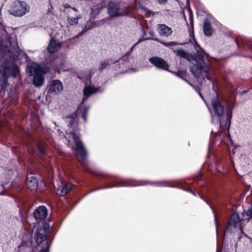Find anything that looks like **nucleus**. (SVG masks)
<instances>
[{
    "label": "nucleus",
    "mask_w": 252,
    "mask_h": 252,
    "mask_svg": "<svg viewBox=\"0 0 252 252\" xmlns=\"http://www.w3.org/2000/svg\"><path fill=\"white\" fill-rule=\"evenodd\" d=\"M194 63L193 65L190 67V71L195 77L198 79V83L202 85L203 82H199V78H202L203 80H205V77L207 78V80L212 82L213 84H214L213 80H212L210 76L209 75V67L208 65L204 62L202 59H200L198 61L196 60H193Z\"/></svg>",
    "instance_id": "1"
},
{
    "label": "nucleus",
    "mask_w": 252,
    "mask_h": 252,
    "mask_svg": "<svg viewBox=\"0 0 252 252\" xmlns=\"http://www.w3.org/2000/svg\"><path fill=\"white\" fill-rule=\"evenodd\" d=\"M68 141L69 146L75 150L78 160L83 163L87 158V153L78 136L74 133L70 132L68 135Z\"/></svg>",
    "instance_id": "2"
},
{
    "label": "nucleus",
    "mask_w": 252,
    "mask_h": 252,
    "mask_svg": "<svg viewBox=\"0 0 252 252\" xmlns=\"http://www.w3.org/2000/svg\"><path fill=\"white\" fill-rule=\"evenodd\" d=\"M27 71L30 76L34 75L32 83L35 87H40L44 84V78L43 75L46 72L44 71L43 67L38 63H32L29 64L27 66Z\"/></svg>",
    "instance_id": "3"
},
{
    "label": "nucleus",
    "mask_w": 252,
    "mask_h": 252,
    "mask_svg": "<svg viewBox=\"0 0 252 252\" xmlns=\"http://www.w3.org/2000/svg\"><path fill=\"white\" fill-rule=\"evenodd\" d=\"M0 54L6 61L9 60L13 62L18 57V50L11 45L9 39H6L0 46Z\"/></svg>",
    "instance_id": "4"
},
{
    "label": "nucleus",
    "mask_w": 252,
    "mask_h": 252,
    "mask_svg": "<svg viewBox=\"0 0 252 252\" xmlns=\"http://www.w3.org/2000/svg\"><path fill=\"white\" fill-rule=\"evenodd\" d=\"M29 10V6L25 1L16 0L12 3L9 11L15 16L21 17L28 12Z\"/></svg>",
    "instance_id": "5"
},
{
    "label": "nucleus",
    "mask_w": 252,
    "mask_h": 252,
    "mask_svg": "<svg viewBox=\"0 0 252 252\" xmlns=\"http://www.w3.org/2000/svg\"><path fill=\"white\" fill-rule=\"evenodd\" d=\"M89 108L85 107L82 111L81 107H79L77 110L74 113V116H70L66 117L68 126L72 127L74 125H77L79 121V114H82V118L84 122L87 121V116Z\"/></svg>",
    "instance_id": "6"
},
{
    "label": "nucleus",
    "mask_w": 252,
    "mask_h": 252,
    "mask_svg": "<svg viewBox=\"0 0 252 252\" xmlns=\"http://www.w3.org/2000/svg\"><path fill=\"white\" fill-rule=\"evenodd\" d=\"M108 13L111 17L122 16L127 15V9L123 8L114 2H110L108 7Z\"/></svg>",
    "instance_id": "7"
},
{
    "label": "nucleus",
    "mask_w": 252,
    "mask_h": 252,
    "mask_svg": "<svg viewBox=\"0 0 252 252\" xmlns=\"http://www.w3.org/2000/svg\"><path fill=\"white\" fill-rule=\"evenodd\" d=\"M243 220H241L237 213L233 214L229 221L227 229L231 231L241 230L243 226Z\"/></svg>",
    "instance_id": "8"
},
{
    "label": "nucleus",
    "mask_w": 252,
    "mask_h": 252,
    "mask_svg": "<svg viewBox=\"0 0 252 252\" xmlns=\"http://www.w3.org/2000/svg\"><path fill=\"white\" fill-rule=\"evenodd\" d=\"M48 226L44 224L42 227L38 226L35 231L34 238L37 244L42 243L46 238Z\"/></svg>",
    "instance_id": "9"
},
{
    "label": "nucleus",
    "mask_w": 252,
    "mask_h": 252,
    "mask_svg": "<svg viewBox=\"0 0 252 252\" xmlns=\"http://www.w3.org/2000/svg\"><path fill=\"white\" fill-rule=\"evenodd\" d=\"M149 61L157 68L166 70H168L169 65L168 63L161 58L157 57H152L150 58Z\"/></svg>",
    "instance_id": "10"
},
{
    "label": "nucleus",
    "mask_w": 252,
    "mask_h": 252,
    "mask_svg": "<svg viewBox=\"0 0 252 252\" xmlns=\"http://www.w3.org/2000/svg\"><path fill=\"white\" fill-rule=\"evenodd\" d=\"M212 109L218 117L221 116L224 113V108L218 97L212 101Z\"/></svg>",
    "instance_id": "11"
},
{
    "label": "nucleus",
    "mask_w": 252,
    "mask_h": 252,
    "mask_svg": "<svg viewBox=\"0 0 252 252\" xmlns=\"http://www.w3.org/2000/svg\"><path fill=\"white\" fill-rule=\"evenodd\" d=\"M48 214L47 209L44 206H40L36 209L34 213L33 216L37 220H44L47 217Z\"/></svg>",
    "instance_id": "12"
},
{
    "label": "nucleus",
    "mask_w": 252,
    "mask_h": 252,
    "mask_svg": "<svg viewBox=\"0 0 252 252\" xmlns=\"http://www.w3.org/2000/svg\"><path fill=\"white\" fill-rule=\"evenodd\" d=\"M63 85L58 80L52 81L49 85V91L52 93L59 94L63 90Z\"/></svg>",
    "instance_id": "13"
},
{
    "label": "nucleus",
    "mask_w": 252,
    "mask_h": 252,
    "mask_svg": "<svg viewBox=\"0 0 252 252\" xmlns=\"http://www.w3.org/2000/svg\"><path fill=\"white\" fill-rule=\"evenodd\" d=\"M61 43L57 40L51 39L48 46V50L50 55L56 53L61 48Z\"/></svg>",
    "instance_id": "14"
},
{
    "label": "nucleus",
    "mask_w": 252,
    "mask_h": 252,
    "mask_svg": "<svg viewBox=\"0 0 252 252\" xmlns=\"http://www.w3.org/2000/svg\"><path fill=\"white\" fill-rule=\"evenodd\" d=\"M4 71L2 73L3 76H9L11 75L13 78H16L17 76V73L18 71V69L17 67H14L13 68L7 66L5 64L3 66Z\"/></svg>",
    "instance_id": "15"
},
{
    "label": "nucleus",
    "mask_w": 252,
    "mask_h": 252,
    "mask_svg": "<svg viewBox=\"0 0 252 252\" xmlns=\"http://www.w3.org/2000/svg\"><path fill=\"white\" fill-rule=\"evenodd\" d=\"M72 187V184L70 183L60 186L57 190V194L60 196H64L71 189Z\"/></svg>",
    "instance_id": "16"
},
{
    "label": "nucleus",
    "mask_w": 252,
    "mask_h": 252,
    "mask_svg": "<svg viewBox=\"0 0 252 252\" xmlns=\"http://www.w3.org/2000/svg\"><path fill=\"white\" fill-rule=\"evenodd\" d=\"M27 188L30 189L32 192H35L38 187L37 180L34 177H31L30 180L28 179L27 181Z\"/></svg>",
    "instance_id": "17"
},
{
    "label": "nucleus",
    "mask_w": 252,
    "mask_h": 252,
    "mask_svg": "<svg viewBox=\"0 0 252 252\" xmlns=\"http://www.w3.org/2000/svg\"><path fill=\"white\" fill-rule=\"evenodd\" d=\"M148 182L143 181H130L128 182H123L122 183H119L115 185V186L118 187H122V186H127L128 185H131L132 186H144L147 184Z\"/></svg>",
    "instance_id": "18"
},
{
    "label": "nucleus",
    "mask_w": 252,
    "mask_h": 252,
    "mask_svg": "<svg viewBox=\"0 0 252 252\" xmlns=\"http://www.w3.org/2000/svg\"><path fill=\"white\" fill-rule=\"evenodd\" d=\"M98 90L97 88L94 87L89 86L85 87L83 92L84 96L83 98V101H85L88 96L98 92Z\"/></svg>",
    "instance_id": "19"
},
{
    "label": "nucleus",
    "mask_w": 252,
    "mask_h": 252,
    "mask_svg": "<svg viewBox=\"0 0 252 252\" xmlns=\"http://www.w3.org/2000/svg\"><path fill=\"white\" fill-rule=\"evenodd\" d=\"M101 0H100V1ZM105 6V5L100 3V2L96 5H94L92 8L91 17L94 18Z\"/></svg>",
    "instance_id": "20"
},
{
    "label": "nucleus",
    "mask_w": 252,
    "mask_h": 252,
    "mask_svg": "<svg viewBox=\"0 0 252 252\" xmlns=\"http://www.w3.org/2000/svg\"><path fill=\"white\" fill-rule=\"evenodd\" d=\"M53 64L55 63V66H52V67L54 68V69L55 71L63 70L64 71L67 70L65 68H63V67L62 64V59L59 58L57 59H55L53 61H52Z\"/></svg>",
    "instance_id": "21"
},
{
    "label": "nucleus",
    "mask_w": 252,
    "mask_h": 252,
    "mask_svg": "<svg viewBox=\"0 0 252 252\" xmlns=\"http://www.w3.org/2000/svg\"><path fill=\"white\" fill-rule=\"evenodd\" d=\"M75 17H68L67 20L68 23L71 25H73L74 24H77L78 20L81 18L80 14H77L76 13Z\"/></svg>",
    "instance_id": "22"
},
{
    "label": "nucleus",
    "mask_w": 252,
    "mask_h": 252,
    "mask_svg": "<svg viewBox=\"0 0 252 252\" xmlns=\"http://www.w3.org/2000/svg\"><path fill=\"white\" fill-rule=\"evenodd\" d=\"M177 55L179 57L183 58L189 60V55L185 51L182 49H179L177 50Z\"/></svg>",
    "instance_id": "23"
},
{
    "label": "nucleus",
    "mask_w": 252,
    "mask_h": 252,
    "mask_svg": "<svg viewBox=\"0 0 252 252\" xmlns=\"http://www.w3.org/2000/svg\"><path fill=\"white\" fill-rule=\"evenodd\" d=\"M211 25L209 20L205 19L203 23V32H209L211 29Z\"/></svg>",
    "instance_id": "24"
},
{
    "label": "nucleus",
    "mask_w": 252,
    "mask_h": 252,
    "mask_svg": "<svg viewBox=\"0 0 252 252\" xmlns=\"http://www.w3.org/2000/svg\"><path fill=\"white\" fill-rule=\"evenodd\" d=\"M79 77L84 82H87L90 81L91 76L90 75V72H88L85 75H84V74H81L79 75Z\"/></svg>",
    "instance_id": "25"
},
{
    "label": "nucleus",
    "mask_w": 252,
    "mask_h": 252,
    "mask_svg": "<svg viewBox=\"0 0 252 252\" xmlns=\"http://www.w3.org/2000/svg\"><path fill=\"white\" fill-rule=\"evenodd\" d=\"M158 30L159 32H169L171 31V29L164 24L158 25Z\"/></svg>",
    "instance_id": "26"
},
{
    "label": "nucleus",
    "mask_w": 252,
    "mask_h": 252,
    "mask_svg": "<svg viewBox=\"0 0 252 252\" xmlns=\"http://www.w3.org/2000/svg\"><path fill=\"white\" fill-rule=\"evenodd\" d=\"M195 41L194 46L197 50V52L198 55L201 57V58L203 57V56H204V51L202 49L200 48V47L198 45V44L195 41Z\"/></svg>",
    "instance_id": "27"
},
{
    "label": "nucleus",
    "mask_w": 252,
    "mask_h": 252,
    "mask_svg": "<svg viewBox=\"0 0 252 252\" xmlns=\"http://www.w3.org/2000/svg\"><path fill=\"white\" fill-rule=\"evenodd\" d=\"M226 116H227V122L228 123L227 129H229L230 127V119L232 117V112L231 110H229L228 112H226Z\"/></svg>",
    "instance_id": "28"
},
{
    "label": "nucleus",
    "mask_w": 252,
    "mask_h": 252,
    "mask_svg": "<svg viewBox=\"0 0 252 252\" xmlns=\"http://www.w3.org/2000/svg\"><path fill=\"white\" fill-rule=\"evenodd\" d=\"M187 11L188 13L189 16V20L190 25H191L193 24V14L190 9L188 8L187 9Z\"/></svg>",
    "instance_id": "29"
},
{
    "label": "nucleus",
    "mask_w": 252,
    "mask_h": 252,
    "mask_svg": "<svg viewBox=\"0 0 252 252\" xmlns=\"http://www.w3.org/2000/svg\"><path fill=\"white\" fill-rule=\"evenodd\" d=\"M110 65V63H108V61H104L103 62H102L99 68L100 69H103L105 68H106L107 66H108Z\"/></svg>",
    "instance_id": "30"
},
{
    "label": "nucleus",
    "mask_w": 252,
    "mask_h": 252,
    "mask_svg": "<svg viewBox=\"0 0 252 252\" xmlns=\"http://www.w3.org/2000/svg\"><path fill=\"white\" fill-rule=\"evenodd\" d=\"M93 22L92 20H90L87 23L86 27L87 28H89V29H91L92 28L95 26V24H94L92 26H91L92 24H93Z\"/></svg>",
    "instance_id": "31"
},
{
    "label": "nucleus",
    "mask_w": 252,
    "mask_h": 252,
    "mask_svg": "<svg viewBox=\"0 0 252 252\" xmlns=\"http://www.w3.org/2000/svg\"><path fill=\"white\" fill-rule=\"evenodd\" d=\"M38 150L39 152L41 154H43L44 153V150L43 148L40 145H39L38 146Z\"/></svg>",
    "instance_id": "32"
},
{
    "label": "nucleus",
    "mask_w": 252,
    "mask_h": 252,
    "mask_svg": "<svg viewBox=\"0 0 252 252\" xmlns=\"http://www.w3.org/2000/svg\"><path fill=\"white\" fill-rule=\"evenodd\" d=\"M159 3H165L167 0H158Z\"/></svg>",
    "instance_id": "33"
},
{
    "label": "nucleus",
    "mask_w": 252,
    "mask_h": 252,
    "mask_svg": "<svg viewBox=\"0 0 252 252\" xmlns=\"http://www.w3.org/2000/svg\"><path fill=\"white\" fill-rule=\"evenodd\" d=\"M206 36H209L212 35V32H204Z\"/></svg>",
    "instance_id": "34"
},
{
    "label": "nucleus",
    "mask_w": 252,
    "mask_h": 252,
    "mask_svg": "<svg viewBox=\"0 0 252 252\" xmlns=\"http://www.w3.org/2000/svg\"><path fill=\"white\" fill-rule=\"evenodd\" d=\"M46 252V249H43L41 250V251H40L39 252Z\"/></svg>",
    "instance_id": "35"
},
{
    "label": "nucleus",
    "mask_w": 252,
    "mask_h": 252,
    "mask_svg": "<svg viewBox=\"0 0 252 252\" xmlns=\"http://www.w3.org/2000/svg\"><path fill=\"white\" fill-rule=\"evenodd\" d=\"M189 34H190V36H194V32H189Z\"/></svg>",
    "instance_id": "36"
},
{
    "label": "nucleus",
    "mask_w": 252,
    "mask_h": 252,
    "mask_svg": "<svg viewBox=\"0 0 252 252\" xmlns=\"http://www.w3.org/2000/svg\"><path fill=\"white\" fill-rule=\"evenodd\" d=\"M153 39V38L152 37H146V38H145L144 39L147 40V39Z\"/></svg>",
    "instance_id": "37"
},
{
    "label": "nucleus",
    "mask_w": 252,
    "mask_h": 252,
    "mask_svg": "<svg viewBox=\"0 0 252 252\" xmlns=\"http://www.w3.org/2000/svg\"><path fill=\"white\" fill-rule=\"evenodd\" d=\"M72 9L74 10V11L75 12H76V13H77V10H76L75 8H73Z\"/></svg>",
    "instance_id": "38"
},
{
    "label": "nucleus",
    "mask_w": 252,
    "mask_h": 252,
    "mask_svg": "<svg viewBox=\"0 0 252 252\" xmlns=\"http://www.w3.org/2000/svg\"><path fill=\"white\" fill-rule=\"evenodd\" d=\"M165 33H166V32H161L162 35H164V34H165Z\"/></svg>",
    "instance_id": "39"
},
{
    "label": "nucleus",
    "mask_w": 252,
    "mask_h": 252,
    "mask_svg": "<svg viewBox=\"0 0 252 252\" xmlns=\"http://www.w3.org/2000/svg\"><path fill=\"white\" fill-rule=\"evenodd\" d=\"M21 28H22V29H20V30H24V29H25V27H21Z\"/></svg>",
    "instance_id": "40"
},
{
    "label": "nucleus",
    "mask_w": 252,
    "mask_h": 252,
    "mask_svg": "<svg viewBox=\"0 0 252 252\" xmlns=\"http://www.w3.org/2000/svg\"><path fill=\"white\" fill-rule=\"evenodd\" d=\"M134 46H133L131 48V49H130V50H131V51H130V52H131V51H132V50L133 48H134Z\"/></svg>",
    "instance_id": "41"
},
{
    "label": "nucleus",
    "mask_w": 252,
    "mask_h": 252,
    "mask_svg": "<svg viewBox=\"0 0 252 252\" xmlns=\"http://www.w3.org/2000/svg\"><path fill=\"white\" fill-rule=\"evenodd\" d=\"M249 239L251 241V242H252V239L249 237Z\"/></svg>",
    "instance_id": "42"
},
{
    "label": "nucleus",
    "mask_w": 252,
    "mask_h": 252,
    "mask_svg": "<svg viewBox=\"0 0 252 252\" xmlns=\"http://www.w3.org/2000/svg\"><path fill=\"white\" fill-rule=\"evenodd\" d=\"M227 138H230V134H228V135H227Z\"/></svg>",
    "instance_id": "43"
},
{
    "label": "nucleus",
    "mask_w": 252,
    "mask_h": 252,
    "mask_svg": "<svg viewBox=\"0 0 252 252\" xmlns=\"http://www.w3.org/2000/svg\"><path fill=\"white\" fill-rule=\"evenodd\" d=\"M219 125H220H220H221V122L220 121H219Z\"/></svg>",
    "instance_id": "44"
},
{
    "label": "nucleus",
    "mask_w": 252,
    "mask_h": 252,
    "mask_svg": "<svg viewBox=\"0 0 252 252\" xmlns=\"http://www.w3.org/2000/svg\"><path fill=\"white\" fill-rule=\"evenodd\" d=\"M199 95H200L202 98H203V97H202V95H201V94H199Z\"/></svg>",
    "instance_id": "45"
},
{
    "label": "nucleus",
    "mask_w": 252,
    "mask_h": 252,
    "mask_svg": "<svg viewBox=\"0 0 252 252\" xmlns=\"http://www.w3.org/2000/svg\"><path fill=\"white\" fill-rule=\"evenodd\" d=\"M88 72V71H87V72H86V71H85V73H86L85 74H86ZM86 75V74H85L84 75Z\"/></svg>",
    "instance_id": "46"
},
{
    "label": "nucleus",
    "mask_w": 252,
    "mask_h": 252,
    "mask_svg": "<svg viewBox=\"0 0 252 252\" xmlns=\"http://www.w3.org/2000/svg\"><path fill=\"white\" fill-rule=\"evenodd\" d=\"M245 236L246 237H248L247 235L245 234Z\"/></svg>",
    "instance_id": "47"
}]
</instances>
